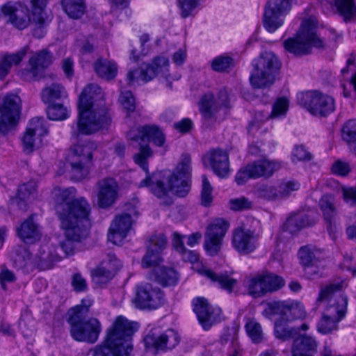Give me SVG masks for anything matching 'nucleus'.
Instances as JSON below:
<instances>
[{
    "instance_id": "obj_1",
    "label": "nucleus",
    "mask_w": 356,
    "mask_h": 356,
    "mask_svg": "<svg viewBox=\"0 0 356 356\" xmlns=\"http://www.w3.org/2000/svg\"><path fill=\"white\" fill-rule=\"evenodd\" d=\"M52 194L56 213L60 221V227L65 231V239L60 242V248L66 255H73L76 244L88 236L91 206L84 197H76L74 187H55Z\"/></svg>"
},
{
    "instance_id": "obj_2",
    "label": "nucleus",
    "mask_w": 356,
    "mask_h": 356,
    "mask_svg": "<svg viewBox=\"0 0 356 356\" xmlns=\"http://www.w3.org/2000/svg\"><path fill=\"white\" fill-rule=\"evenodd\" d=\"M79 118L76 127H72V134L90 135L106 129L111 122L104 92L96 84L88 85L79 96Z\"/></svg>"
},
{
    "instance_id": "obj_3",
    "label": "nucleus",
    "mask_w": 356,
    "mask_h": 356,
    "mask_svg": "<svg viewBox=\"0 0 356 356\" xmlns=\"http://www.w3.org/2000/svg\"><path fill=\"white\" fill-rule=\"evenodd\" d=\"M191 159L189 154L181 155V161L175 172L168 177L165 183L160 179V174L147 175L138 184V187H148L159 198L166 197L172 192L179 197H186L191 190Z\"/></svg>"
},
{
    "instance_id": "obj_4",
    "label": "nucleus",
    "mask_w": 356,
    "mask_h": 356,
    "mask_svg": "<svg viewBox=\"0 0 356 356\" xmlns=\"http://www.w3.org/2000/svg\"><path fill=\"white\" fill-rule=\"evenodd\" d=\"M137 322L118 316L107 330L106 339L92 350L93 356H129L132 350L131 339L138 330Z\"/></svg>"
},
{
    "instance_id": "obj_5",
    "label": "nucleus",
    "mask_w": 356,
    "mask_h": 356,
    "mask_svg": "<svg viewBox=\"0 0 356 356\" xmlns=\"http://www.w3.org/2000/svg\"><path fill=\"white\" fill-rule=\"evenodd\" d=\"M91 298H84L81 303L67 312V323L70 325V335L77 341L95 343L102 332V325L96 318H88Z\"/></svg>"
},
{
    "instance_id": "obj_6",
    "label": "nucleus",
    "mask_w": 356,
    "mask_h": 356,
    "mask_svg": "<svg viewBox=\"0 0 356 356\" xmlns=\"http://www.w3.org/2000/svg\"><path fill=\"white\" fill-rule=\"evenodd\" d=\"M128 138L131 140H140V151L133 156L134 161L141 169L148 173L147 160L153 154L148 144L142 143H152L157 147H162L165 143V135L160 128L155 124H146L132 129L128 133Z\"/></svg>"
},
{
    "instance_id": "obj_7",
    "label": "nucleus",
    "mask_w": 356,
    "mask_h": 356,
    "mask_svg": "<svg viewBox=\"0 0 356 356\" xmlns=\"http://www.w3.org/2000/svg\"><path fill=\"white\" fill-rule=\"evenodd\" d=\"M199 107L203 125L206 127H211L217 121L224 119L232 107L227 89L222 88L216 94L204 93L200 99Z\"/></svg>"
},
{
    "instance_id": "obj_8",
    "label": "nucleus",
    "mask_w": 356,
    "mask_h": 356,
    "mask_svg": "<svg viewBox=\"0 0 356 356\" xmlns=\"http://www.w3.org/2000/svg\"><path fill=\"white\" fill-rule=\"evenodd\" d=\"M316 29L317 24L314 18L304 19L296 37L284 42L285 49L295 55H303L309 54L312 47H324V41L317 33Z\"/></svg>"
},
{
    "instance_id": "obj_9",
    "label": "nucleus",
    "mask_w": 356,
    "mask_h": 356,
    "mask_svg": "<svg viewBox=\"0 0 356 356\" xmlns=\"http://www.w3.org/2000/svg\"><path fill=\"white\" fill-rule=\"evenodd\" d=\"M253 70L250 76L251 85L254 88H264L271 86L280 64L273 52H264L252 61Z\"/></svg>"
},
{
    "instance_id": "obj_10",
    "label": "nucleus",
    "mask_w": 356,
    "mask_h": 356,
    "mask_svg": "<svg viewBox=\"0 0 356 356\" xmlns=\"http://www.w3.org/2000/svg\"><path fill=\"white\" fill-rule=\"evenodd\" d=\"M297 101L312 115L316 116H327L335 109L334 99L317 90L298 93Z\"/></svg>"
},
{
    "instance_id": "obj_11",
    "label": "nucleus",
    "mask_w": 356,
    "mask_h": 356,
    "mask_svg": "<svg viewBox=\"0 0 356 356\" xmlns=\"http://www.w3.org/2000/svg\"><path fill=\"white\" fill-rule=\"evenodd\" d=\"M281 168V163L268 159H260L248 164L236 173L235 180L243 185L250 179L269 178Z\"/></svg>"
},
{
    "instance_id": "obj_12",
    "label": "nucleus",
    "mask_w": 356,
    "mask_h": 356,
    "mask_svg": "<svg viewBox=\"0 0 356 356\" xmlns=\"http://www.w3.org/2000/svg\"><path fill=\"white\" fill-rule=\"evenodd\" d=\"M96 149L97 145L91 141L75 147V155L72 160L69 162L73 179L81 181L88 176L92 159V153Z\"/></svg>"
},
{
    "instance_id": "obj_13",
    "label": "nucleus",
    "mask_w": 356,
    "mask_h": 356,
    "mask_svg": "<svg viewBox=\"0 0 356 356\" xmlns=\"http://www.w3.org/2000/svg\"><path fill=\"white\" fill-rule=\"evenodd\" d=\"M168 67L169 62L165 56H156L153 59L152 64H145L131 70L127 75V83L129 85H133L134 83H147L159 73L168 72Z\"/></svg>"
},
{
    "instance_id": "obj_14",
    "label": "nucleus",
    "mask_w": 356,
    "mask_h": 356,
    "mask_svg": "<svg viewBox=\"0 0 356 356\" xmlns=\"http://www.w3.org/2000/svg\"><path fill=\"white\" fill-rule=\"evenodd\" d=\"M291 0H269L265 6L263 25L269 33H274L281 27L284 16L291 8Z\"/></svg>"
},
{
    "instance_id": "obj_15",
    "label": "nucleus",
    "mask_w": 356,
    "mask_h": 356,
    "mask_svg": "<svg viewBox=\"0 0 356 356\" xmlns=\"http://www.w3.org/2000/svg\"><path fill=\"white\" fill-rule=\"evenodd\" d=\"M165 302V296L160 288L149 283H142L136 286L134 299L136 307L142 309H156Z\"/></svg>"
},
{
    "instance_id": "obj_16",
    "label": "nucleus",
    "mask_w": 356,
    "mask_h": 356,
    "mask_svg": "<svg viewBox=\"0 0 356 356\" xmlns=\"http://www.w3.org/2000/svg\"><path fill=\"white\" fill-rule=\"evenodd\" d=\"M229 227V222L223 218H216L208 225L204 244V249L208 254L210 256L218 254Z\"/></svg>"
},
{
    "instance_id": "obj_17",
    "label": "nucleus",
    "mask_w": 356,
    "mask_h": 356,
    "mask_svg": "<svg viewBox=\"0 0 356 356\" xmlns=\"http://www.w3.org/2000/svg\"><path fill=\"white\" fill-rule=\"evenodd\" d=\"M138 216L135 207H131L127 211L115 217L108 231V239L115 245H120L130 231L134 218Z\"/></svg>"
},
{
    "instance_id": "obj_18",
    "label": "nucleus",
    "mask_w": 356,
    "mask_h": 356,
    "mask_svg": "<svg viewBox=\"0 0 356 356\" xmlns=\"http://www.w3.org/2000/svg\"><path fill=\"white\" fill-rule=\"evenodd\" d=\"M19 114V97L16 95H6L0 108V132L7 134L16 124Z\"/></svg>"
},
{
    "instance_id": "obj_19",
    "label": "nucleus",
    "mask_w": 356,
    "mask_h": 356,
    "mask_svg": "<svg viewBox=\"0 0 356 356\" xmlns=\"http://www.w3.org/2000/svg\"><path fill=\"white\" fill-rule=\"evenodd\" d=\"M96 186L97 206L104 209L113 207L119 197V186L116 180L111 177L103 178Z\"/></svg>"
},
{
    "instance_id": "obj_20",
    "label": "nucleus",
    "mask_w": 356,
    "mask_h": 356,
    "mask_svg": "<svg viewBox=\"0 0 356 356\" xmlns=\"http://www.w3.org/2000/svg\"><path fill=\"white\" fill-rule=\"evenodd\" d=\"M346 287L344 281H338L330 282L325 286H322L319 292L317 302L323 304L325 309L332 307L333 309H339L341 305V300L346 301V311L347 310L348 298L342 293Z\"/></svg>"
},
{
    "instance_id": "obj_21",
    "label": "nucleus",
    "mask_w": 356,
    "mask_h": 356,
    "mask_svg": "<svg viewBox=\"0 0 356 356\" xmlns=\"http://www.w3.org/2000/svg\"><path fill=\"white\" fill-rule=\"evenodd\" d=\"M193 311L204 330H209L218 321L221 309L218 307L210 305L206 298L197 297L193 299Z\"/></svg>"
},
{
    "instance_id": "obj_22",
    "label": "nucleus",
    "mask_w": 356,
    "mask_h": 356,
    "mask_svg": "<svg viewBox=\"0 0 356 356\" xmlns=\"http://www.w3.org/2000/svg\"><path fill=\"white\" fill-rule=\"evenodd\" d=\"M167 239L164 234L153 235L149 239L146 254L143 256L141 266L143 268H155L161 266L163 262L161 254L165 248Z\"/></svg>"
},
{
    "instance_id": "obj_23",
    "label": "nucleus",
    "mask_w": 356,
    "mask_h": 356,
    "mask_svg": "<svg viewBox=\"0 0 356 356\" xmlns=\"http://www.w3.org/2000/svg\"><path fill=\"white\" fill-rule=\"evenodd\" d=\"M259 234L244 227H237L233 232L232 243L234 248L243 254L251 253L259 245Z\"/></svg>"
},
{
    "instance_id": "obj_24",
    "label": "nucleus",
    "mask_w": 356,
    "mask_h": 356,
    "mask_svg": "<svg viewBox=\"0 0 356 356\" xmlns=\"http://www.w3.org/2000/svg\"><path fill=\"white\" fill-rule=\"evenodd\" d=\"M147 347H152L156 351L172 350L179 342V337L174 330H167L161 334L149 332L144 339Z\"/></svg>"
},
{
    "instance_id": "obj_25",
    "label": "nucleus",
    "mask_w": 356,
    "mask_h": 356,
    "mask_svg": "<svg viewBox=\"0 0 356 356\" xmlns=\"http://www.w3.org/2000/svg\"><path fill=\"white\" fill-rule=\"evenodd\" d=\"M24 7L20 4L8 3L1 6L2 13L8 17V22L16 29L24 30L31 24V19L29 14L30 6Z\"/></svg>"
},
{
    "instance_id": "obj_26",
    "label": "nucleus",
    "mask_w": 356,
    "mask_h": 356,
    "mask_svg": "<svg viewBox=\"0 0 356 356\" xmlns=\"http://www.w3.org/2000/svg\"><path fill=\"white\" fill-rule=\"evenodd\" d=\"M318 206L326 222L327 230L334 239L337 237L336 218L338 214L334 196L331 194L323 195L319 200Z\"/></svg>"
},
{
    "instance_id": "obj_27",
    "label": "nucleus",
    "mask_w": 356,
    "mask_h": 356,
    "mask_svg": "<svg viewBox=\"0 0 356 356\" xmlns=\"http://www.w3.org/2000/svg\"><path fill=\"white\" fill-rule=\"evenodd\" d=\"M341 305L339 309L328 307L325 309L322 318L317 324V330L322 334H328L332 330H337L338 323L345 316L346 301L341 300Z\"/></svg>"
},
{
    "instance_id": "obj_28",
    "label": "nucleus",
    "mask_w": 356,
    "mask_h": 356,
    "mask_svg": "<svg viewBox=\"0 0 356 356\" xmlns=\"http://www.w3.org/2000/svg\"><path fill=\"white\" fill-rule=\"evenodd\" d=\"M47 129L44 126L42 118H35L31 119L22 139L24 152L26 154L33 152L35 148V138L44 136L47 134Z\"/></svg>"
},
{
    "instance_id": "obj_29",
    "label": "nucleus",
    "mask_w": 356,
    "mask_h": 356,
    "mask_svg": "<svg viewBox=\"0 0 356 356\" xmlns=\"http://www.w3.org/2000/svg\"><path fill=\"white\" fill-rule=\"evenodd\" d=\"M51 63L52 54L47 49L40 50L29 58L27 67L23 73L31 79H36Z\"/></svg>"
},
{
    "instance_id": "obj_30",
    "label": "nucleus",
    "mask_w": 356,
    "mask_h": 356,
    "mask_svg": "<svg viewBox=\"0 0 356 356\" xmlns=\"http://www.w3.org/2000/svg\"><path fill=\"white\" fill-rule=\"evenodd\" d=\"M49 0H23V3L32 9V22L36 26L33 30V35L38 38L44 36L42 29L50 22L46 15L44 8Z\"/></svg>"
},
{
    "instance_id": "obj_31",
    "label": "nucleus",
    "mask_w": 356,
    "mask_h": 356,
    "mask_svg": "<svg viewBox=\"0 0 356 356\" xmlns=\"http://www.w3.org/2000/svg\"><path fill=\"white\" fill-rule=\"evenodd\" d=\"M273 313H280L287 321L303 318L306 312L302 303L298 301L275 302L270 305Z\"/></svg>"
},
{
    "instance_id": "obj_32",
    "label": "nucleus",
    "mask_w": 356,
    "mask_h": 356,
    "mask_svg": "<svg viewBox=\"0 0 356 356\" xmlns=\"http://www.w3.org/2000/svg\"><path fill=\"white\" fill-rule=\"evenodd\" d=\"M208 162L214 173L222 178L228 176L229 172V157L227 152L220 149L210 151L204 158Z\"/></svg>"
},
{
    "instance_id": "obj_33",
    "label": "nucleus",
    "mask_w": 356,
    "mask_h": 356,
    "mask_svg": "<svg viewBox=\"0 0 356 356\" xmlns=\"http://www.w3.org/2000/svg\"><path fill=\"white\" fill-rule=\"evenodd\" d=\"M17 233L20 239L27 244H33L38 241L42 236L41 228L36 223L33 216L26 218L17 228Z\"/></svg>"
},
{
    "instance_id": "obj_34",
    "label": "nucleus",
    "mask_w": 356,
    "mask_h": 356,
    "mask_svg": "<svg viewBox=\"0 0 356 356\" xmlns=\"http://www.w3.org/2000/svg\"><path fill=\"white\" fill-rule=\"evenodd\" d=\"M289 107V101L285 97H280L275 102L270 113L265 111H257L255 119L250 124V129H253L257 123L264 122L271 118H276L286 114Z\"/></svg>"
},
{
    "instance_id": "obj_35",
    "label": "nucleus",
    "mask_w": 356,
    "mask_h": 356,
    "mask_svg": "<svg viewBox=\"0 0 356 356\" xmlns=\"http://www.w3.org/2000/svg\"><path fill=\"white\" fill-rule=\"evenodd\" d=\"M26 47L15 53L2 52L0 54V80L10 73L13 66L19 65L26 54Z\"/></svg>"
},
{
    "instance_id": "obj_36",
    "label": "nucleus",
    "mask_w": 356,
    "mask_h": 356,
    "mask_svg": "<svg viewBox=\"0 0 356 356\" xmlns=\"http://www.w3.org/2000/svg\"><path fill=\"white\" fill-rule=\"evenodd\" d=\"M149 278L154 280L163 286H175L178 283L179 276L172 268L161 266L155 268L149 274Z\"/></svg>"
},
{
    "instance_id": "obj_37",
    "label": "nucleus",
    "mask_w": 356,
    "mask_h": 356,
    "mask_svg": "<svg viewBox=\"0 0 356 356\" xmlns=\"http://www.w3.org/2000/svg\"><path fill=\"white\" fill-rule=\"evenodd\" d=\"M317 352V342L313 337L302 335L294 340L292 356H314Z\"/></svg>"
},
{
    "instance_id": "obj_38",
    "label": "nucleus",
    "mask_w": 356,
    "mask_h": 356,
    "mask_svg": "<svg viewBox=\"0 0 356 356\" xmlns=\"http://www.w3.org/2000/svg\"><path fill=\"white\" fill-rule=\"evenodd\" d=\"M67 97V92L65 88L58 83L47 86L41 92V99L45 104L63 102Z\"/></svg>"
},
{
    "instance_id": "obj_39",
    "label": "nucleus",
    "mask_w": 356,
    "mask_h": 356,
    "mask_svg": "<svg viewBox=\"0 0 356 356\" xmlns=\"http://www.w3.org/2000/svg\"><path fill=\"white\" fill-rule=\"evenodd\" d=\"M199 273L212 282L217 283L221 289L229 293L234 291L237 284V280L227 274H217L208 268H202L199 270Z\"/></svg>"
},
{
    "instance_id": "obj_40",
    "label": "nucleus",
    "mask_w": 356,
    "mask_h": 356,
    "mask_svg": "<svg viewBox=\"0 0 356 356\" xmlns=\"http://www.w3.org/2000/svg\"><path fill=\"white\" fill-rule=\"evenodd\" d=\"M243 285L247 289L248 293L254 298L262 297L267 293L263 273L246 277Z\"/></svg>"
},
{
    "instance_id": "obj_41",
    "label": "nucleus",
    "mask_w": 356,
    "mask_h": 356,
    "mask_svg": "<svg viewBox=\"0 0 356 356\" xmlns=\"http://www.w3.org/2000/svg\"><path fill=\"white\" fill-rule=\"evenodd\" d=\"M311 225L308 216L304 212L291 214L284 224L285 229L290 233H296Z\"/></svg>"
},
{
    "instance_id": "obj_42",
    "label": "nucleus",
    "mask_w": 356,
    "mask_h": 356,
    "mask_svg": "<svg viewBox=\"0 0 356 356\" xmlns=\"http://www.w3.org/2000/svg\"><path fill=\"white\" fill-rule=\"evenodd\" d=\"M94 68L98 76L106 80L113 79L118 73L116 64L106 59H98L95 63Z\"/></svg>"
},
{
    "instance_id": "obj_43",
    "label": "nucleus",
    "mask_w": 356,
    "mask_h": 356,
    "mask_svg": "<svg viewBox=\"0 0 356 356\" xmlns=\"http://www.w3.org/2000/svg\"><path fill=\"white\" fill-rule=\"evenodd\" d=\"M62 7L66 14L72 19H79L86 12L85 0H62Z\"/></svg>"
},
{
    "instance_id": "obj_44",
    "label": "nucleus",
    "mask_w": 356,
    "mask_h": 356,
    "mask_svg": "<svg viewBox=\"0 0 356 356\" xmlns=\"http://www.w3.org/2000/svg\"><path fill=\"white\" fill-rule=\"evenodd\" d=\"M254 194L258 198L267 201H275L280 200V194L278 189L270 184H261L257 185L254 188Z\"/></svg>"
},
{
    "instance_id": "obj_45",
    "label": "nucleus",
    "mask_w": 356,
    "mask_h": 356,
    "mask_svg": "<svg viewBox=\"0 0 356 356\" xmlns=\"http://www.w3.org/2000/svg\"><path fill=\"white\" fill-rule=\"evenodd\" d=\"M282 317L275 323V334L278 339L283 341L295 337L299 332V327H289L285 323Z\"/></svg>"
},
{
    "instance_id": "obj_46",
    "label": "nucleus",
    "mask_w": 356,
    "mask_h": 356,
    "mask_svg": "<svg viewBox=\"0 0 356 356\" xmlns=\"http://www.w3.org/2000/svg\"><path fill=\"white\" fill-rule=\"evenodd\" d=\"M47 114L49 120H64L69 117L67 108L62 102L47 104Z\"/></svg>"
},
{
    "instance_id": "obj_47",
    "label": "nucleus",
    "mask_w": 356,
    "mask_h": 356,
    "mask_svg": "<svg viewBox=\"0 0 356 356\" xmlns=\"http://www.w3.org/2000/svg\"><path fill=\"white\" fill-rule=\"evenodd\" d=\"M335 6L346 21L356 15V5L354 0H334Z\"/></svg>"
},
{
    "instance_id": "obj_48",
    "label": "nucleus",
    "mask_w": 356,
    "mask_h": 356,
    "mask_svg": "<svg viewBox=\"0 0 356 356\" xmlns=\"http://www.w3.org/2000/svg\"><path fill=\"white\" fill-rule=\"evenodd\" d=\"M263 274L267 293L277 291L284 286L285 281L282 277L272 273H265Z\"/></svg>"
},
{
    "instance_id": "obj_49",
    "label": "nucleus",
    "mask_w": 356,
    "mask_h": 356,
    "mask_svg": "<svg viewBox=\"0 0 356 356\" xmlns=\"http://www.w3.org/2000/svg\"><path fill=\"white\" fill-rule=\"evenodd\" d=\"M245 327L248 337L253 343H259L262 341L264 333L260 323L254 319H250L246 323Z\"/></svg>"
},
{
    "instance_id": "obj_50",
    "label": "nucleus",
    "mask_w": 356,
    "mask_h": 356,
    "mask_svg": "<svg viewBox=\"0 0 356 356\" xmlns=\"http://www.w3.org/2000/svg\"><path fill=\"white\" fill-rule=\"evenodd\" d=\"M342 138L349 146L356 145V120L346 122L341 129Z\"/></svg>"
},
{
    "instance_id": "obj_51",
    "label": "nucleus",
    "mask_w": 356,
    "mask_h": 356,
    "mask_svg": "<svg viewBox=\"0 0 356 356\" xmlns=\"http://www.w3.org/2000/svg\"><path fill=\"white\" fill-rule=\"evenodd\" d=\"M200 5V0H178L177 6L182 18L195 15V8Z\"/></svg>"
},
{
    "instance_id": "obj_52",
    "label": "nucleus",
    "mask_w": 356,
    "mask_h": 356,
    "mask_svg": "<svg viewBox=\"0 0 356 356\" xmlns=\"http://www.w3.org/2000/svg\"><path fill=\"white\" fill-rule=\"evenodd\" d=\"M202 182L201 204L204 207H208L211 205L213 201V188L205 175H202Z\"/></svg>"
},
{
    "instance_id": "obj_53",
    "label": "nucleus",
    "mask_w": 356,
    "mask_h": 356,
    "mask_svg": "<svg viewBox=\"0 0 356 356\" xmlns=\"http://www.w3.org/2000/svg\"><path fill=\"white\" fill-rule=\"evenodd\" d=\"M99 266L114 276L117 270L121 268L122 264L114 254H108Z\"/></svg>"
},
{
    "instance_id": "obj_54",
    "label": "nucleus",
    "mask_w": 356,
    "mask_h": 356,
    "mask_svg": "<svg viewBox=\"0 0 356 356\" xmlns=\"http://www.w3.org/2000/svg\"><path fill=\"white\" fill-rule=\"evenodd\" d=\"M119 102L127 112L131 113L135 111V98L130 90L122 91L119 97Z\"/></svg>"
},
{
    "instance_id": "obj_55",
    "label": "nucleus",
    "mask_w": 356,
    "mask_h": 356,
    "mask_svg": "<svg viewBox=\"0 0 356 356\" xmlns=\"http://www.w3.org/2000/svg\"><path fill=\"white\" fill-rule=\"evenodd\" d=\"M91 275L92 280L98 284H106L114 277L109 271H106L100 266L92 270Z\"/></svg>"
},
{
    "instance_id": "obj_56",
    "label": "nucleus",
    "mask_w": 356,
    "mask_h": 356,
    "mask_svg": "<svg viewBox=\"0 0 356 356\" xmlns=\"http://www.w3.org/2000/svg\"><path fill=\"white\" fill-rule=\"evenodd\" d=\"M36 191V184L29 181L20 185L17 190V197L20 200L25 201Z\"/></svg>"
},
{
    "instance_id": "obj_57",
    "label": "nucleus",
    "mask_w": 356,
    "mask_h": 356,
    "mask_svg": "<svg viewBox=\"0 0 356 356\" xmlns=\"http://www.w3.org/2000/svg\"><path fill=\"white\" fill-rule=\"evenodd\" d=\"M298 257L302 266H310L315 259V254L310 248L305 246L299 250Z\"/></svg>"
},
{
    "instance_id": "obj_58",
    "label": "nucleus",
    "mask_w": 356,
    "mask_h": 356,
    "mask_svg": "<svg viewBox=\"0 0 356 356\" xmlns=\"http://www.w3.org/2000/svg\"><path fill=\"white\" fill-rule=\"evenodd\" d=\"M300 184L298 181H289L281 184L279 186L278 194H280V200L286 198L290 195L291 192L298 191Z\"/></svg>"
},
{
    "instance_id": "obj_59",
    "label": "nucleus",
    "mask_w": 356,
    "mask_h": 356,
    "mask_svg": "<svg viewBox=\"0 0 356 356\" xmlns=\"http://www.w3.org/2000/svg\"><path fill=\"white\" fill-rule=\"evenodd\" d=\"M232 58L229 56H218L212 61V69L216 72L227 70L232 64Z\"/></svg>"
},
{
    "instance_id": "obj_60",
    "label": "nucleus",
    "mask_w": 356,
    "mask_h": 356,
    "mask_svg": "<svg viewBox=\"0 0 356 356\" xmlns=\"http://www.w3.org/2000/svg\"><path fill=\"white\" fill-rule=\"evenodd\" d=\"M252 202L245 197L229 200L230 209L233 211H243L252 207Z\"/></svg>"
},
{
    "instance_id": "obj_61",
    "label": "nucleus",
    "mask_w": 356,
    "mask_h": 356,
    "mask_svg": "<svg viewBox=\"0 0 356 356\" xmlns=\"http://www.w3.org/2000/svg\"><path fill=\"white\" fill-rule=\"evenodd\" d=\"M342 196L343 201L350 207L356 208V186L354 187L343 188Z\"/></svg>"
},
{
    "instance_id": "obj_62",
    "label": "nucleus",
    "mask_w": 356,
    "mask_h": 356,
    "mask_svg": "<svg viewBox=\"0 0 356 356\" xmlns=\"http://www.w3.org/2000/svg\"><path fill=\"white\" fill-rule=\"evenodd\" d=\"M332 171L335 175L344 177L350 172V168L348 163L337 161L332 166Z\"/></svg>"
},
{
    "instance_id": "obj_63",
    "label": "nucleus",
    "mask_w": 356,
    "mask_h": 356,
    "mask_svg": "<svg viewBox=\"0 0 356 356\" xmlns=\"http://www.w3.org/2000/svg\"><path fill=\"white\" fill-rule=\"evenodd\" d=\"M72 286L76 292H82L87 289L86 281L79 273H76L73 275Z\"/></svg>"
},
{
    "instance_id": "obj_64",
    "label": "nucleus",
    "mask_w": 356,
    "mask_h": 356,
    "mask_svg": "<svg viewBox=\"0 0 356 356\" xmlns=\"http://www.w3.org/2000/svg\"><path fill=\"white\" fill-rule=\"evenodd\" d=\"M293 159L297 161H309L312 159L311 154L305 149L303 145L296 146L293 152Z\"/></svg>"
}]
</instances>
